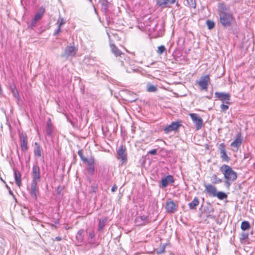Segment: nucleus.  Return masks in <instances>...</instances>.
Wrapping results in <instances>:
<instances>
[{"label":"nucleus","mask_w":255,"mask_h":255,"mask_svg":"<svg viewBox=\"0 0 255 255\" xmlns=\"http://www.w3.org/2000/svg\"><path fill=\"white\" fill-rule=\"evenodd\" d=\"M11 93L14 98H16L18 100L19 99V95L15 87L11 89Z\"/></svg>","instance_id":"obj_34"},{"label":"nucleus","mask_w":255,"mask_h":255,"mask_svg":"<svg viewBox=\"0 0 255 255\" xmlns=\"http://www.w3.org/2000/svg\"><path fill=\"white\" fill-rule=\"evenodd\" d=\"M157 53L159 55L163 54L164 53H166V49L164 45H160L158 47Z\"/></svg>","instance_id":"obj_32"},{"label":"nucleus","mask_w":255,"mask_h":255,"mask_svg":"<svg viewBox=\"0 0 255 255\" xmlns=\"http://www.w3.org/2000/svg\"><path fill=\"white\" fill-rule=\"evenodd\" d=\"M205 192L207 193L209 196L215 197L217 192L216 187L211 184H205Z\"/></svg>","instance_id":"obj_15"},{"label":"nucleus","mask_w":255,"mask_h":255,"mask_svg":"<svg viewBox=\"0 0 255 255\" xmlns=\"http://www.w3.org/2000/svg\"><path fill=\"white\" fill-rule=\"evenodd\" d=\"M210 81V77L208 75H206L202 77L198 83L200 88L202 90H207L208 89V83Z\"/></svg>","instance_id":"obj_12"},{"label":"nucleus","mask_w":255,"mask_h":255,"mask_svg":"<svg viewBox=\"0 0 255 255\" xmlns=\"http://www.w3.org/2000/svg\"><path fill=\"white\" fill-rule=\"evenodd\" d=\"M101 10L104 13L107 14L113 6L112 0H100Z\"/></svg>","instance_id":"obj_5"},{"label":"nucleus","mask_w":255,"mask_h":255,"mask_svg":"<svg viewBox=\"0 0 255 255\" xmlns=\"http://www.w3.org/2000/svg\"><path fill=\"white\" fill-rule=\"evenodd\" d=\"M206 23L209 29H212L215 27V23L213 21L208 20Z\"/></svg>","instance_id":"obj_38"},{"label":"nucleus","mask_w":255,"mask_h":255,"mask_svg":"<svg viewBox=\"0 0 255 255\" xmlns=\"http://www.w3.org/2000/svg\"><path fill=\"white\" fill-rule=\"evenodd\" d=\"M107 221V218L104 217L99 221L98 228L99 231H102L105 226L106 223Z\"/></svg>","instance_id":"obj_25"},{"label":"nucleus","mask_w":255,"mask_h":255,"mask_svg":"<svg viewBox=\"0 0 255 255\" xmlns=\"http://www.w3.org/2000/svg\"><path fill=\"white\" fill-rule=\"evenodd\" d=\"M83 162L87 163V166L94 165L95 163L94 158L93 157H91L90 159H88L87 158L86 161H83Z\"/></svg>","instance_id":"obj_36"},{"label":"nucleus","mask_w":255,"mask_h":255,"mask_svg":"<svg viewBox=\"0 0 255 255\" xmlns=\"http://www.w3.org/2000/svg\"><path fill=\"white\" fill-rule=\"evenodd\" d=\"M89 0V1H92V0Z\"/></svg>","instance_id":"obj_58"},{"label":"nucleus","mask_w":255,"mask_h":255,"mask_svg":"<svg viewBox=\"0 0 255 255\" xmlns=\"http://www.w3.org/2000/svg\"><path fill=\"white\" fill-rule=\"evenodd\" d=\"M165 208L167 212L171 213H173L176 211V205L175 203L171 201L170 202H167L166 203Z\"/></svg>","instance_id":"obj_20"},{"label":"nucleus","mask_w":255,"mask_h":255,"mask_svg":"<svg viewBox=\"0 0 255 255\" xmlns=\"http://www.w3.org/2000/svg\"><path fill=\"white\" fill-rule=\"evenodd\" d=\"M123 58H124L123 60H120L121 65L126 68L128 73L135 72L138 70L133 60H131L128 57L125 56Z\"/></svg>","instance_id":"obj_4"},{"label":"nucleus","mask_w":255,"mask_h":255,"mask_svg":"<svg viewBox=\"0 0 255 255\" xmlns=\"http://www.w3.org/2000/svg\"><path fill=\"white\" fill-rule=\"evenodd\" d=\"M117 189V187L116 186V185H115L114 186H113L111 189V191L114 192L115 191H116V190Z\"/></svg>","instance_id":"obj_52"},{"label":"nucleus","mask_w":255,"mask_h":255,"mask_svg":"<svg viewBox=\"0 0 255 255\" xmlns=\"http://www.w3.org/2000/svg\"><path fill=\"white\" fill-rule=\"evenodd\" d=\"M88 242L92 248H96L99 245V243L95 238L88 239Z\"/></svg>","instance_id":"obj_29"},{"label":"nucleus","mask_w":255,"mask_h":255,"mask_svg":"<svg viewBox=\"0 0 255 255\" xmlns=\"http://www.w3.org/2000/svg\"><path fill=\"white\" fill-rule=\"evenodd\" d=\"M211 182L213 184H217L222 182V180L217 177L216 175L214 174L210 178Z\"/></svg>","instance_id":"obj_27"},{"label":"nucleus","mask_w":255,"mask_h":255,"mask_svg":"<svg viewBox=\"0 0 255 255\" xmlns=\"http://www.w3.org/2000/svg\"><path fill=\"white\" fill-rule=\"evenodd\" d=\"M84 233V230L83 229H81L78 231L77 235L80 236H83L82 235Z\"/></svg>","instance_id":"obj_49"},{"label":"nucleus","mask_w":255,"mask_h":255,"mask_svg":"<svg viewBox=\"0 0 255 255\" xmlns=\"http://www.w3.org/2000/svg\"><path fill=\"white\" fill-rule=\"evenodd\" d=\"M199 204V200L197 197H195L193 201L188 204L189 209L191 210L195 209L196 206Z\"/></svg>","instance_id":"obj_24"},{"label":"nucleus","mask_w":255,"mask_h":255,"mask_svg":"<svg viewBox=\"0 0 255 255\" xmlns=\"http://www.w3.org/2000/svg\"><path fill=\"white\" fill-rule=\"evenodd\" d=\"M215 197H217L218 199L220 200H224L227 197V194L222 191H220L218 192H216Z\"/></svg>","instance_id":"obj_31"},{"label":"nucleus","mask_w":255,"mask_h":255,"mask_svg":"<svg viewBox=\"0 0 255 255\" xmlns=\"http://www.w3.org/2000/svg\"><path fill=\"white\" fill-rule=\"evenodd\" d=\"M165 246H163L162 247V249L160 250V251L157 252V253L158 254H161V253H163L164 252V251H165Z\"/></svg>","instance_id":"obj_50"},{"label":"nucleus","mask_w":255,"mask_h":255,"mask_svg":"<svg viewBox=\"0 0 255 255\" xmlns=\"http://www.w3.org/2000/svg\"><path fill=\"white\" fill-rule=\"evenodd\" d=\"M135 100H136V99H134V100H131L130 102H134Z\"/></svg>","instance_id":"obj_56"},{"label":"nucleus","mask_w":255,"mask_h":255,"mask_svg":"<svg viewBox=\"0 0 255 255\" xmlns=\"http://www.w3.org/2000/svg\"><path fill=\"white\" fill-rule=\"evenodd\" d=\"M117 158L118 159H121L123 163L126 162L127 160L126 148L123 145L120 146L117 150Z\"/></svg>","instance_id":"obj_11"},{"label":"nucleus","mask_w":255,"mask_h":255,"mask_svg":"<svg viewBox=\"0 0 255 255\" xmlns=\"http://www.w3.org/2000/svg\"><path fill=\"white\" fill-rule=\"evenodd\" d=\"M37 21H34V19L33 18L31 20V25L32 26H34L35 24H36V23L37 22Z\"/></svg>","instance_id":"obj_53"},{"label":"nucleus","mask_w":255,"mask_h":255,"mask_svg":"<svg viewBox=\"0 0 255 255\" xmlns=\"http://www.w3.org/2000/svg\"><path fill=\"white\" fill-rule=\"evenodd\" d=\"M55 239L56 241H59L61 240V238L59 237H56Z\"/></svg>","instance_id":"obj_55"},{"label":"nucleus","mask_w":255,"mask_h":255,"mask_svg":"<svg viewBox=\"0 0 255 255\" xmlns=\"http://www.w3.org/2000/svg\"><path fill=\"white\" fill-rule=\"evenodd\" d=\"M218 14L221 23L225 27L230 26L233 19V14L229 8L224 3L218 6Z\"/></svg>","instance_id":"obj_1"},{"label":"nucleus","mask_w":255,"mask_h":255,"mask_svg":"<svg viewBox=\"0 0 255 255\" xmlns=\"http://www.w3.org/2000/svg\"><path fill=\"white\" fill-rule=\"evenodd\" d=\"M157 150L156 149H153L149 150L148 152V154H150L151 155H155L157 153Z\"/></svg>","instance_id":"obj_44"},{"label":"nucleus","mask_w":255,"mask_h":255,"mask_svg":"<svg viewBox=\"0 0 255 255\" xmlns=\"http://www.w3.org/2000/svg\"><path fill=\"white\" fill-rule=\"evenodd\" d=\"M78 154L79 155V156H80V159H81V160L82 161H86L87 160V158L85 157L83 154V153L82 152L81 150H79L78 152Z\"/></svg>","instance_id":"obj_39"},{"label":"nucleus","mask_w":255,"mask_h":255,"mask_svg":"<svg viewBox=\"0 0 255 255\" xmlns=\"http://www.w3.org/2000/svg\"><path fill=\"white\" fill-rule=\"evenodd\" d=\"M35 148L34 150V153L35 156L37 157L41 156V148L39 144L37 142H35L34 143Z\"/></svg>","instance_id":"obj_26"},{"label":"nucleus","mask_w":255,"mask_h":255,"mask_svg":"<svg viewBox=\"0 0 255 255\" xmlns=\"http://www.w3.org/2000/svg\"><path fill=\"white\" fill-rule=\"evenodd\" d=\"M32 180L30 185V190L29 193L31 196L36 199L38 193V188L37 187L38 182L40 180V169L37 164H35L32 166Z\"/></svg>","instance_id":"obj_2"},{"label":"nucleus","mask_w":255,"mask_h":255,"mask_svg":"<svg viewBox=\"0 0 255 255\" xmlns=\"http://www.w3.org/2000/svg\"><path fill=\"white\" fill-rule=\"evenodd\" d=\"M241 228L243 231H246L250 228V224L248 221H243L242 222Z\"/></svg>","instance_id":"obj_30"},{"label":"nucleus","mask_w":255,"mask_h":255,"mask_svg":"<svg viewBox=\"0 0 255 255\" xmlns=\"http://www.w3.org/2000/svg\"><path fill=\"white\" fill-rule=\"evenodd\" d=\"M221 108L222 111L226 112L229 109V106L228 105H225L224 103L221 105Z\"/></svg>","instance_id":"obj_41"},{"label":"nucleus","mask_w":255,"mask_h":255,"mask_svg":"<svg viewBox=\"0 0 255 255\" xmlns=\"http://www.w3.org/2000/svg\"><path fill=\"white\" fill-rule=\"evenodd\" d=\"M13 171L15 183L19 187L21 185V174L19 171L15 169L13 170Z\"/></svg>","instance_id":"obj_23"},{"label":"nucleus","mask_w":255,"mask_h":255,"mask_svg":"<svg viewBox=\"0 0 255 255\" xmlns=\"http://www.w3.org/2000/svg\"><path fill=\"white\" fill-rule=\"evenodd\" d=\"M249 157V153L245 154V155H244V159L248 158Z\"/></svg>","instance_id":"obj_54"},{"label":"nucleus","mask_w":255,"mask_h":255,"mask_svg":"<svg viewBox=\"0 0 255 255\" xmlns=\"http://www.w3.org/2000/svg\"><path fill=\"white\" fill-rule=\"evenodd\" d=\"M219 149L220 150L221 158L222 159V160L226 162H229L230 158L228 157L226 153L225 145L224 143H222L219 144Z\"/></svg>","instance_id":"obj_17"},{"label":"nucleus","mask_w":255,"mask_h":255,"mask_svg":"<svg viewBox=\"0 0 255 255\" xmlns=\"http://www.w3.org/2000/svg\"><path fill=\"white\" fill-rule=\"evenodd\" d=\"M135 223L139 226H144L150 222V220L147 215H143L135 219Z\"/></svg>","instance_id":"obj_16"},{"label":"nucleus","mask_w":255,"mask_h":255,"mask_svg":"<svg viewBox=\"0 0 255 255\" xmlns=\"http://www.w3.org/2000/svg\"><path fill=\"white\" fill-rule=\"evenodd\" d=\"M91 188L92 189L93 192H96V190L97 189V186L95 184H92L91 185Z\"/></svg>","instance_id":"obj_48"},{"label":"nucleus","mask_w":255,"mask_h":255,"mask_svg":"<svg viewBox=\"0 0 255 255\" xmlns=\"http://www.w3.org/2000/svg\"><path fill=\"white\" fill-rule=\"evenodd\" d=\"M157 24L156 23L155 24V26H157Z\"/></svg>","instance_id":"obj_57"},{"label":"nucleus","mask_w":255,"mask_h":255,"mask_svg":"<svg viewBox=\"0 0 255 255\" xmlns=\"http://www.w3.org/2000/svg\"><path fill=\"white\" fill-rule=\"evenodd\" d=\"M188 6L192 8H195L196 3L195 0H186Z\"/></svg>","instance_id":"obj_35"},{"label":"nucleus","mask_w":255,"mask_h":255,"mask_svg":"<svg viewBox=\"0 0 255 255\" xmlns=\"http://www.w3.org/2000/svg\"><path fill=\"white\" fill-rule=\"evenodd\" d=\"M53 132V127L50 119H48L46 123V132L48 136L52 137Z\"/></svg>","instance_id":"obj_22"},{"label":"nucleus","mask_w":255,"mask_h":255,"mask_svg":"<svg viewBox=\"0 0 255 255\" xmlns=\"http://www.w3.org/2000/svg\"><path fill=\"white\" fill-rule=\"evenodd\" d=\"M44 12V8L41 7L40 8L39 11L34 16L33 19H34V21H38L39 19H40L43 13Z\"/></svg>","instance_id":"obj_28"},{"label":"nucleus","mask_w":255,"mask_h":255,"mask_svg":"<svg viewBox=\"0 0 255 255\" xmlns=\"http://www.w3.org/2000/svg\"><path fill=\"white\" fill-rule=\"evenodd\" d=\"M242 137L241 133H238L235 140L231 143V146L233 147L236 148V150L237 151L238 148L241 146L242 142Z\"/></svg>","instance_id":"obj_18"},{"label":"nucleus","mask_w":255,"mask_h":255,"mask_svg":"<svg viewBox=\"0 0 255 255\" xmlns=\"http://www.w3.org/2000/svg\"><path fill=\"white\" fill-rule=\"evenodd\" d=\"M147 90L149 92H154L157 90V88L153 85H148L147 86Z\"/></svg>","instance_id":"obj_37"},{"label":"nucleus","mask_w":255,"mask_h":255,"mask_svg":"<svg viewBox=\"0 0 255 255\" xmlns=\"http://www.w3.org/2000/svg\"><path fill=\"white\" fill-rule=\"evenodd\" d=\"M175 2V0H157L156 3L159 6L163 7L167 6Z\"/></svg>","instance_id":"obj_21"},{"label":"nucleus","mask_w":255,"mask_h":255,"mask_svg":"<svg viewBox=\"0 0 255 255\" xmlns=\"http://www.w3.org/2000/svg\"><path fill=\"white\" fill-rule=\"evenodd\" d=\"M58 27L61 28V26L65 23V21L63 18L60 17L58 19Z\"/></svg>","instance_id":"obj_40"},{"label":"nucleus","mask_w":255,"mask_h":255,"mask_svg":"<svg viewBox=\"0 0 255 255\" xmlns=\"http://www.w3.org/2000/svg\"><path fill=\"white\" fill-rule=\"evenodd\" d=\"M76 240H77V242L78 243H82L83 241V236H80L78 235L76 236Z\"/></svg>","instance_id":"obj_43"},{"label":"nucleus","mask_w":255,"mask_h":255,"mask_svg":"<svg viewBox=\"0 0 255 255\" xmlns=\"http://www.w3.org/2000/svg\"><path fill=\"white\" fill-rule=\"evenodd\" d=\"M20 146L22 151H25L28 149L27 136L25 133L22 132L19 134Z\"/></svg>","instance_id":"obj_7"},{"label":"nucleus","mask_w":255,"mask_h":255,"mask_svg":"<svg viewBox=\"0 0 255 255\" xmlns=\"http://www.w3.org/2000/svg\"><path fill=\"white\" fill-rule=\"evenodd\" d=\"M6 188H7L8 189V190L9 194L10 195L13 196V192H12V191L10 190V188H9L7 185H6Z\"/></svg>","instance_id":"obj_51"},{"label":"nucleus","mask_w":255,"mask_h":255,"mask_svg":"<svg viewBox=\"0 0 255 255\" xmlns=\"http://www.w3.org/2000/svg\"><path fill=\"white\" fill-rule=\"evenodd\" d=\"M61 31V28L58 26V28L57 29L55 30V31L54 32V35H56L59 33V32Z\"/></svg>","instance_id":"obj_47"},{"label":"nucleus","mask_w":255,"mask_h":255,"mask_svg":"<svg viewBox=\"0 0 255 255\" xmlns=\"http://www.w3.org/2000/svg\"><path fill=\"white\" fill-rule=\"evenodd\" d=\"M216 98L221 100L223 103L230 104V95L228 93L216 92L215 93Z\"/></svg>","instance_id":"obj_9"},{"label":"nucleus","mask_w":255,"mask_h":255,"mask_svg":"<svg viewBox=\"0 0 255 255\" xmlns=\"http://www.w3.org/2000/svg\"><path fill=\"white\" fill-rule=\"evenodd\" d=\"M110 48L111 49V51L112 53L115 55L116 57H120L121 58H123V57H124V53H123L122 51H121L118 47H117L114 44H110Z\"/></svg>","instance_id":"obj_19"},{"label":"nucleus","mask_w":255,"mask_h":255,"mask_svg":"<svg viewBox=\"0 0 255 255\" xmlns=\"http://www.w3.org/2000/svg\"><path fill=\"white\" fill-rule=\"evenodd\" d=\"M77 49L74 46H67L64 51L63 54L61 55L62 57H64L66 59H68L70 57H74L77 52Z\"/></svg>","instance_id":"obj_6"},{"label":"nucleus","mask_w":255,"mask_h":255,"mask_svg":"<svg viewBox=\"0 0 255 255\" xmlns=\"http://www.w3.org/2000/svg\"><path fill=\"white\" fill-rule=\"evenodd\" d=\"M95 237L94 231H91L89 232V239H94Z\"/></svg>","instance_id":"obj_42"},{"label":"nucleus","mask_w":255,"mask_h":255,"mask_svg":"<svg viewBox=\"0 0 255 255\" xmlns=\"http://www.w3.org/2000/svg\"><path fill=\"white\" fill-rule=\"evenodd\" d=\"M220 170L226 179L231 180V181H234L237 179V173L230 166L224 164L220 168Z\"/></svg>","instance_id":"obj_3"},{"label":"nucleus","mask_w":255,"mask_h":255,"mask_svg":"<svg viewBox=\"0 0 255 255\" xmlns=\"http://www.w3.org/2000/svg\"><path fill=\"white\" fill-rule=\"evenodd\" d=\"M248 238V234L246 233H243L242 234L241 240H245Z\"/></svg>","instance_id":"obj_45"},{"label":"nucleus","mask_w":255,"mask_h":255,"mask_svg":"<svg viewBox=\"0 0 255 255\" xmlns=\"http://www.w3.org/2000/svg\"><path fill=\"white\" fill-rule=\"evenodd\" d=\"M197 130L200 129L203 125V122L202 118L197 116L196 114L191 113L189 114Z\"/></svg>","instance_id":"obj_8"},{"label":"nucleus","mask_w":255,"mask_h":255,"mask_svg":"<svg viewBox=\"0 0 255 255\" xmlns=\"http://www.w3.org/2000/svg\"><path fill=\"white\" fill-rule=\"evenodd\" d=\"M174 182V179L172 175H168L164 178H162L161 180V188L166 187L169 184H172Z\"/></svg>","instance_id":"obj_14"},{"label":"nucleus","mask_w":255,"mask_h":255,"mask_svg":"<svg viewBox=\"0 0 255 255\" xmlns=\"http://www.w3.org/2000/svg\"><path fill=\"white\" fill-rule=\"evenodd\" d=\"M231 180H228L227 179H226V181H225V185L226 186L228 187H229L231 185Z\"/></svg>","instance_id":"obj_46"},{"label":"nucleus","mask_w":255,"mask_h":255,"mask_svg":"<svg viewBox=\"0 0 255 255\" xmlns=\"http://www.w3.org/2000/svg\"><path fill=\"white\" fill-rule=\"evenodd\" d=\"M87 171L88 172V173L92 175L94 174L95 173V166H94V165H88L87 166Z\"/></svg>","instance_id":"obj_33"},{"label":"nucleus","mask_w":255,"mask_h":255,"mask_svg":"<svg viewBox=\"0 0 255 255\" xmlns=\"http://www.w3.org/2000/svg\"><path fill=\"white\" fill-rule=\"evenodd\" d=\"M181 126L180 121L173 122L170 125L165 128L164 130L165 133H167L172 131H177L179 128Z\"/></svg>","instance_id":"obj_10"},{"label":"nucleus","mask_w":255,"mask_h":255,"mask_svg":"<svg viewBox=\"0 0 255 255\" xmlns=\"http://www.w3.org/2000/svg\"><path fill=\"white\" fill-rule=\"evenodd\" d=\"M207 206L204 209V212L206 215V218L208 219H215L216 217L212 213L214 212V209L210 203H207Z\"/></svg>","instance_id":"obj_13"}]
</instances>
